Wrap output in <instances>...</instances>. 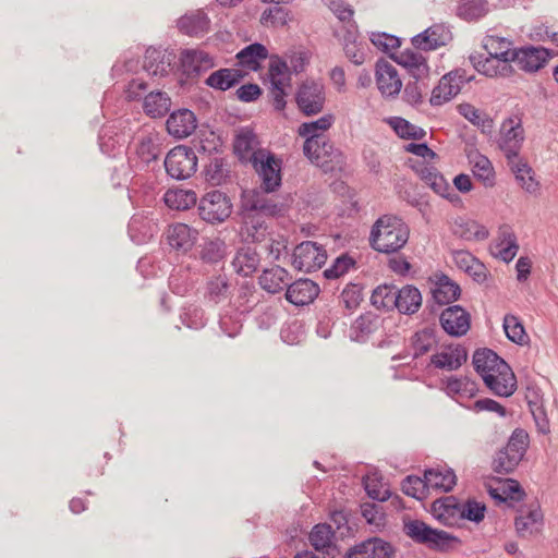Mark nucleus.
Returning a JSON list of instances; mask_svg holds the SVG:
<instances>
[{
    "instance_id": "44",
    "label": "nucleus",
    "mask_w": 558,
    "mask_h": 558,
    "mask_svg": "<svg viewBox=\"0 0 558 558\" xmlns=\"http://www.w3.org/2000/svg\"><path fill=\"white\" fill-rule=\"evenodd\" d=\"M459 113L472 124L476 125L482 133L492 134L494 131V120L485 112L476 109L470 104H461L458 106Z\"/></svg>"
},
{
    "instance_id": "25",
    "label": "nucleus",
    "mask_w": 558,
    "mask_h": 558,
    "mask_svg": "<svg viewBox=\"0 0 558 558\" xmlns=\"http://www.w3.org/2000/svg\"><path fill=\"white\" fill-rule=\"evenodd\" d=\"M498 368V371L494 369L489 374L484 375L483 380L487 388L496 396L510 397L517 389V378L514 373L508 365V373L510 374V378H508L506 371L501 369V367Z\"/></svg>"
},
{
    "instance_id": "26",
    "label": "nucleus",
    "mask_w": 558,
    "mask_h": 558,
    "mask_svg": "<svg viewBox=\"0 0 558 558\" xmlns=\"http://www.w3.org/2000/svg\"><path fill=\"white\" fill-rule=\"evenodd\" d=\"M468 359L466 350L460 345L445 347L440 352L434 354L430 359L436 368L456 371L462 366Z\"/></svg>"
},
{
    "instance_id": "63",
    "label": "nucleus",
    "mask_w": 558,
    "mask_h": 558,
    "mask_svg": "<svg viewBox=\"0 0 558 558\" xmlns=\"http://www.w3.org/2000/svg\"><path fill=\"white\" fill-rule=\"evenodd\" d=\"M485 511V505L476 500H468L463 504L460 502V521L466 519L478 523L484 519Z\"/></svg>"
},
{
    "instance_id": "10",
    "label": "nucleus",
    "mask_w": 558,
    "mask_h": 558,
    "mask_svg": "<svg viewBox=\"0 0 558 558\" xmlns=\"http://www.w3.org/2000/svg\"><path fill=\"white\" fill-rule=\"evenodd\" d=\"M243 209L257 211L262 217H279L286 213L283 203L275 202L258 191H245L242 195Z\"/></svg>"
},
{
    "instance_id": "33",
    "label": "nucleus",
    "mask_w": 558,
    "mask_h": 558,
    "mask_svg": "<svg viewBox=\"0 0 558 558\" xmlns=\"http://www.w3.org/2000/svg\"><path fill=\"white\" fill-rule=\"evenodd\" d=\"M444 391L452 399H471L477 392V385L468 376H450L442 380Z\"/></svg>"
},
{
    "instance_id": "49",
    "label": "nucleus",
    "mask_w": 558,
    "mask_h": 558,
    "mask_svg": "<svg viewBox=\"0 0 558 558\" xmlns=\"http://www.w3.org/2000/svg\"><path fill=\"white\" fill-rule=\"evenodd\" d=\"M379 326V318L366 313L357 317L351 326V338L355 341H364L369 335L375 332Z\"/></svg>"
},
{
    "instance_id": "45",
    "label": "nucleus",
    "mask_w": 558,
    "mask_h": 558,
    "mask_svg": "<svg viewBox=\"0 0 558 558\" xmlns=\"http://www.w3.org/2000/svg\"><path fill=\"white\" fill-rule=\"evenodd\" d=\"M161 153L160 138L156 133H149L141 137L136 147V154L138 158L145 165L157 160Z\"/></svg>"
},
{
    "instance_id": "34",
    "label": "nucleus",
    "mask_w": 558,
    "mask_h": 558,
    "mask_svg": "<svg viewBox=\"0 0 558 558\" xmlns=\"http://www.w3.org/2000/svg\"><path fill=\"white\" fill-rule=\"evenodd\" d=\"M434 301L439 305L450 304L460 295V287L448 276H436V280L430 289Z\"/></svg>"
},
{
    "instance_id": "1",
    "label": "nucleus",
    "mask_w": 558,
    "mask_h": 558,
    "mask_svg": "<svg viewBox=\"0 0 558 558\" xmlns=\"http://www.w3.org/2000/svg\"><path fill=\"white\" fill-rule=\"evenodd\" d=\"M409 227L395 216H383L373 226L371 243L380 253H395L409 240Z\"/></svg>"
},
{
    "instance_id": "24",
    "label": "nucleus",
    "mask_w": 558,
    "mask_h": 558,
    "mask_svg": "<svg viewBox=\"0 0 558 558\" xmlns=\"http://www.w3.org/2000/svg\"><path fill=\"white\" fill-rule=\"evenodd\" d=\"M319 287L311 279H299L289 286L286 299L293 305L303 306L312 303L319 294Z\"/></svg>"
},
{
    "instance_id": "5",
    "label": "nucleus",
    "mask_w": 558,
    "mask_h": 558,
    "mask_svg": "<svg viewBox=\"0 0 558 558\" xmlns=\"http://www.w3.org/2000/svg\"><path fill=\"white\" fill-rule=\"evenodd\" d=\"M524 141V129L519 116H511L504 120L499 130L498 147L505 154L507 160L520 157V150Z\"/></svg>"
},
{
    "instance_id": "16",
    "label": "nucleus",
    "mask_w": 558,
    "mask_h": 558,
    "mask_svg": "<svg viewBox=\"0 0 558 558\" xmlns=\"http://www.w3.org/2000/svg\"><path fill=\"white\" fill-rule=\"evenodd\" d=\"M519 537L530 538L537 534L543 526V512L538 505L522 507L514 520Z\"/></svg>"
},
{
    "instance_id": "3",
    "label": "nucleus",
    "mask_w": 558,
    "mask_h": 558,
    "mask_svg": "<svg viewBox=\"0 0 558 558\" xmlns=\"http://www.w3.org/2000/svg\"><path fill=\"white\" fill-rule=\"evenodd\" d=\"M163 163L169 177L186 180L197 170V156L193 148L179 145L167 154Z\"/></svg>"
},
{
    "instance_id": "47",
    "label": "nucleus",
    "mask_w": 558,
    "mask_h": 558,
    "mask_svg": "<svg viewBox=\"0 0 558 558\" xmlns=\"http://www.w3.org/2000/svg\"><path fill=\"white\" fill-rule=\"evenodd\" d=\"M267 54L268 51L266 47L262 44L255 43L238 52L236 59L240 65L248 70L256 71L259 65V61L266 59Z\"/></svg>"
},
{
    "instance_id": "60",
    "label": "nucleus",
    "mask_w": 558,
    "mask_h": 558,
    "mask_svg": "<svg viewBox=\"0 0 558 558\" xmlns=\"http://www.w3.org/2000/svg\"><path fill=\"white\" fill-rule=\"evenodd\" d=\"M226 254V243L220 240H210L204 243L201 251V258L210 264L220 262Z\"/></svg>"
},
{
    "instance_id": "40",
    "label": "nucleus",
    "mask_w": 558,
    "mask_h": 558,
    "mask_svg": "<svg viewBox=\"0 0 558 558\" xmlns=\"http://www.w3.org/2000/svg\"><path fill=\"white\" fill-rule=\"evenodd\" d=\"M511 171L514 173L521 187L527 193H535L538 190V182L533 177L532 168L520 157L514 160H508Z\"/></svg>"
},
{
    "instance_id": "30",
    "label": "nucleus",
    "mask_w": 558,
    "mask_h": 558,
    "mask_svg": "<svg viewBox=\"0 0 558 558\" xmlns=\"http://www.w3.org/2000/svg\"><path fill=\"white\" fill-rule=\"evenodd\" d=\"M292 277L284 268L275 266L265 269L258 278L260 288L268 293L276 294L288 288Z\"/></svg>"
},
{
    "instance_id": "56",
    "label": "nucleus",
    "mask_w": 558,
    "mask_h": 558,
    "mask_svg": "<svg viewBox=\"0 0 558 558\" xmlns=\"http://www.w3.org/2000/svg\"><path fill=\"white\" fill-rule=\"evenodd\" d=\"M229 282L226 276L219 275L207 283V296L214 303H220L229 296Z\"/></svg>"
},
{
    "instance_id": "4",
    "label": "nucleus",
    "mask_w": 558,
    "mask_h": 558,
    "mask_svg": "<svg viewBox=\"0 0 558 558\" xmlns=\"http://www.w3.org/2000/svg\"><path fill=\"white\" fill-rule=\"evenodd\" d=\"M248 163L257 173L264 192L270 193L281 185V159L277 158L270 150L258 151Z\"/></svg>"
},
{
    "instance_id": "59",
    "label": "nucleus",
    "mask_w": 558,
    "mask_h": 558,
    "mask_svg": "<svg viewBox=\"0 0 558 558\" xmlns=\"http://www.w3.org/2000/svg\"><path fill=\"white\" fill-rule=\"evenodd\" d=\"M343 50L345 57L355 65H361L365 62L366 52L363 45L356 43L355 37L348 33L344 36Z\"/></svg>"
},
{
    "instance_id": "38",
    "label": "nucleus",
    "mask_w": 558,
    "mask_h": 558,
    "mask_svg": "<svg viewBox=\"0 0 558 558\" xmlns=\"http://www.w3.org/2000/svg\"><path fill=\"white\" fill-rule=\"evenodd\" d=\"M243 78V74L236 69H220L213 72L205 81L206 85L217 90H228Z\"/></svg>"
},
{
    "instance_id": "35",
    "label": "nucleus",
    "mask_w": 558,
    "mask_h": 558,
    "mask_svg": "<svg viewBox=\"0 0 558 558\" xmlns=\"http://www.w3.org/2000/svg\"><path fill=\"white\" fill-rule=\"evenodd\" d=\"M397 308L401 314H414L418 311L422 305V294L414 286H405L401 289H397L395 299Z\"/></svg>"
},
{
    "instance_id": "62",
    "label": "nucleus",
    "mask_w": 558,
    "mask_h": 558,
    "mask_svg": "<svg viewBox=\"0 0 558 558\" xmlns=\"http://www.w3.org/2000/svg\"><path fill=\"white\" fill-rule=\"evenodd\" d=\"M529 434L522 428H517L512 432L505 448L522 460L529 447Z\"/></svg>"
},
{
    "instance_id": "37",
    "label": "nucleus",
    "mask_w": 558,
    "mask_h": 558,
    "mask_svg": "<svg viewBox=\"0 0 558 558\" xmlns=\"http://www.w3.org/2000/svg\"><path fill=\"white\" fill-rule=\"evenodd\" d=\"M488 493L493 499L499 502H518L525 497V493L520 483L513 478H507L500 482L497 487L489 486Z\"/></svg>"
},
{
    "instance_id": "11",
    "label": "nucleus",
    "mask_w": 558,
    "mask_h": 558,
    "mask_svg": "<svg viewBox=\"0 0 558 558\" xmlns=\"http://www.w3.org/2000/svg\"><path fill=\"white\" fill-rule=\"evenodd\" d=\"M469 59L474 69L487 77H509L514 72L511 60L480 53L471 54Z\"/></svg>"
},
{
    "instance_id": "43",
    "label": "nucleus",
    "mask_w": 558,
    "mask_h": 558,
    "mask_svg": "<svg viewBox=\"0 0 558 558\" xmlns=\"http://www.w3.org/2000/svg\"><path fill=\"white\" fill-rule=\"evenodd\" d=\"M166 205L175 210H187L197 202V195L193 190L174 189L165 193Z\"/></svg>"
},
{
    "instance_id": "41",
    "label": "nucleus",
    "mask_w": 558,
    "mask_h": 558,
    "mask_svg": "<svg viewBox=\"0 0 558 558\" xmlns=\"http://www.w3.org/2000/svg\"><path fill=\"white\" fill-rule=\"evenodd\" d=\"M258 265L259 256L256 251L251 247L240 248L232 260L235 272L244 277L255 272Z\"/></svg>"
},
{
    "instance_id": "28",
    "label": "nucleus",
    "mask_w": 558,
    "mask_h": 558,
    "mask_svg": "<svg viewBox=\"0 0 558 558\" xmlns=\"http://www.w3.org/2000/svg\"><path fill=\"white\" fill-rule=\"evenodd\" d=\"M196 129V118L189 109H181L170 114L167 120L169 134L177 138L190 136Z\"/></svg>"
},
{
    "instance_id": "12",
    "label": "nucleus",
    "mask_w": 558,
    "mask_h": 558,
    "mask_svg": "<svg viewBox=\"0 0 558 558\" xmlns=\"http://www.w3.org/2000/svg\"><path fill=\"white\" fill-rule=\"evenodd\" d=\"M452 40V34L445 24H434L422 33L412 37L411 43L415 49L429 51L446 46Z\"/></svg>"
},
{
    "instance_id": "14",
    "label": "nucleus",
    "mask_w": 558,
    "mask_h": 558,
    "mask_svg": "<svg viewBox=\"0 0 558 558\" xmlns=\"http://www.w3.org/2000/svg\"><path fill=\"white\" fill-rule=\"evenodd\" d=\"M442 329L452 337L464 336L471 326L470 314L460 305L445 308L439 317Z\"/></svg>"
},
{
    "instance_id": "53",
    "label": "nucleus",
    "mask_w": 558,
    "mask_h": 558,
    "mask_svg": "<svg viewBox=\"0 0 558 558\" xmlns=\"http://www.w3.org/2000/svg\"><path fill=\"white\" fill-rule=\"evenodd\" d=\"M413 357L426 354L436 343L435 332L430 328H424L414 333L411 340Z\"/></svg>"
},
{
    "instance_id": "20",
    "label": "nucleus",
    "mask_w": 558,
    "mask_h": 558,
    "mask_svg": "<svg viewBox=\"0 0 558 558\" xmlns=\"http://www.w3.org/2000/svg\"><path fill=\"white\" fill-rule=\"evenodd\" d=\"M417 172L425 184L428 185L436 194L453 204L460 202L459 195L436 168L423 165L417 169Z\"/></svg>"
},
{
    "instance_id": "32",
    "label": "nucleus",
    "mask_w": 558,
    "mask_h": 558,
    "mask_svg": "<svg viewBox=\"0 0 558 558\" xmlns=\"http://www.w3.org/2000/svg\"><path fill=\"white\" fill-rule=\"evenodd\" d=\"M473 365L482 378L494 369L498 371V367L506 371L508 377L510 375L508 364L490 349L476 350L473 354Z\"/></svg>"
},
{
    "instance_id": "17",
    "label": "nucleus",
    "mask_w": 558,
    "mask_h": 558,
    "mask_svg": "<svg viewBox=\"0 0 558 558\" xmlns=\"http://www.w3.org/2000/svg\"><path fill=\"white\" fill-rule=\"evenodd\" d=\"M311 150V153L304 155L325 172L332 171L342 163L340 150L335 148L327 137H324L317 145L313 146Z\"/></svg>"
},
{
    "instance_id": "21",
    "label": "nucleus",
    "mask_w": 558,
    "mask_h": 558,
    "mask_svg": "<svg viewBox=\"0 0 558 558\" xmlns=\"http://www.w3.org/2000/svg\"><path fill=\"white\" fill-rule=\"evenodd\" d=\"M549 58V53L545 48L523 47L515 49L511 57V64L525 72H536Z\"/></svg>"
},
{
    "instance_id": "2",
    "label": "nucleus",
    "mask_w": 558,
    "mask_h": 558,
    "mask_svg": "<svg viewBox=\"0 0 558 558\" xmlns=\"http://www.w3.org/2000/svg\"><path fill=\"white\" fill-rule=\"evenodd\" d=\"M403 532L413 542L434 550H448L458 542L457 537L452 534L433 529L425 522L416 519L404 521Z\"/></svg>"
},
{
    "instance_id": "57",
    "label": "nucleus",
    "mask_w": 558,
    "mask_h": 558,
    "mask_svg": "<svg viewBox=\"0 0 558 558\" xmlns=\"http://www.w3.org/2000/svg\"><path fill=\"white\" fill-rule=\"evenodd\" d=\"M428 489L425 477L409 475L402 481V492L418 500L426 497Z\"/></svg>"
},
{
    "instance_id": "23",
    "label": "nucleus",
    "mask_w": 558,
    "mask_h": 558,
    "mask_svg": "<svg viewBox=\"0 0 558 558\" xmlns=\"http://www.w3.org/2000/svg\"><path fill=\"white\" fill-rule=\"evenodd\" d=\"M183 73L187 76H196L214 68V58L206 51L198 49H185L180 57Z\"/></svg>"
},
{
    "instance_id": "13",
    "label": "nucleus",
    "mask_w": 558,
    "mask_h": 558,
    "mask_svg": "<svg viewBox=\"0 0 558 558\" xmlns=\"http://www.w3.org/2000/svg\"><path fill=\"white\" fill-rule=\"evenodd\" d=\"M376 85L383 97L393 98L402 88V81L397 69L388 61L379 60L376 63Z\"/></svg>"
},
{
    "instance_id": "9",
    "label": "nucleus",
    "mask_w": 558,
    "mask_h": 558,
    "mask_svg": "<svg viewBox=\"0 0 558 558\" xmlns=\"http://www.w3.org/2000/svg\"><path fill=\"white\" fill-rule=\"evenodd\" d=\"M469 81L463 70H454L445 74L433 88L429 102L432 106H441L454 98L462 86Z\"/></svg>"
},
{
    "instance_id": "36",
    "label": "nucleus",
    "mask_w": 558,
    "mask_h": 558,
    "mask_svg": "<svg viewBox=\"0 0 558 558\" xmlns=\"http://www.w3.org/2000/svg\"><path fill=\"white\" fill-rule=\"evenodd\" d=\"M210 20L201 10L187 13L178 20L179 29L189 36H198L208 32Z\"/></svg>"
},
{
    "instance_id": "15",
    "label": "nucleus",
    "mask_w": 558,
    "mask_h": 558,
    "mask_svg": "<svg viewBox=\"0 0 558 558\" xmlns=\"http://www.w3.org/2000/svg\"><path fill=\"white\" fill-rule=\"evenodd\" d=\"M335 532L331 526L326 523L316 524L310 533V542L314 549L322 557L312 553L316 558H337L339 550L335 544Z\"/></svg>"
},
{
    "instance_id": "51",
    "label": "nucleus",
    "mask_w": 558,
    "mask_h": 558,
    "mask_svg": "<svg viewBox=\"0 0 558 558\" xmlns=\"http://www.w3.org/2000/svg\"><path fill=\"white\" fill-rule=\"evenodd\" d=\"M483 47L487 51V54L506 60H511L512 53L515 50L512 47L511 40L494 35H488L484 38Z\"/></svg>"
},
{
    "instance_id": "48",
    "label": "nucleus",
    "mask_w": 558,
    "mask_h": 558,
    "mask_svg": "<svg viewBox=\"0 0 558 558\" xmlns=\"http://www.w3.org/2000/svg\"><path fill=\"white\" fill-rule=\"evenodd\" d=\"M488 11L487 0H460L457 7V15L468 22L484 17Z\"/></svg>"
},
{
    "instance_id": "39",
    "label": "nucleus",
    "mask_w": 558,
    "mask_h": 558,
    "mask_svg": "<svg viewBox=\"0 0 558 558\" xmlns=\"http://www.w3.org/2000/svg\"><path fill=\"white\" fill-rule=\"evenodd\" d=\"M428 488L449 492L456 485V474L450 469L432 468L424 472Z\"/></svg>"
},
{
    "instance_id": "64",
    "label": "nucleus",
    "mask_w": 558,
    "mask_h": 558,
    "mask_svg": "<svg viewBox=\"0 0 558 558\" xmlns=\"http://www.w3.org/2000/svg\"><path fill=\"white\" fill-rule=\"evenodd\" d=\"M362 299V288L356 283L347 284L340 295L341 304L349 311L356 310Z\"/></svg>"
},
{
    "instance_id": "22",
    "label": "nucleus",
    "mask_w": 558,
    "mask_h": 558,
    "mask_svg": "<svg viewBox=\"0 0 558 558\" xmlns=\"http://www.w3.org/2000/svg\"><path fill=\"white\" fill-rule=\"evenodd\" d=\"M240 234L245 242H262L269 234L268 225L257 211L243 209V225Z\"/></svg>"
},
{
    "instance_id": "50",
    "label": "nucleus",
    "mask_w": 558,
    "mask_h": 558,
    "mask_svg": "<svg viewBox=\"0 0 558 558\" xmlns=\"http://www.w3.org/2000/svg\"><path fill=\"white\" fill-rule=\"evenodd\" d=\"M170 62L166 60L163 51L156 48H148L144 57V69L153 76L167 74Z\"/></svg>"
},
{
    "instance_id": "42",
    "label": "nucleus",
    "mask_w": 558,
    "mask_h": 558,
    "mask_svg": "<svg viewBox=\"0 0 558 558\" xmlns=\"http://www.w3.org/2000/svg\"><path fill=\"white\" fill-rule=\"evenodd\" d=\"M469 160L472 165V172L474 177L482 181L485 186H493L495 173L490 160L477 151L471 153L469 155Z\"/></svg>"
},
{
    "instance_id": "31",
    "label": "nucleus",
    "mask_w": 558,
    "mask_h": 558,
    "mask_svg": "<svg viewBox=\"0 0 558 558\" xmlns=\"http://www.w3.org/2000/svg\"><path fill=\"white\" fill-rule=\"evenodd\" d=\"M392 554L391 546L379 539L369 538L351 549L348 558H390Z\"/></svg>"
},
{
    "instance_id": "58",
    "label": "nucleus",
    "mask_w": 558,
    "mask_h": 558,
    "mask_svg": "<svg viewBox=\"0 0 558 558\" xmlns=\"http://www.w3.org/2000/svg\"><path fill=\"white\" fill-rule=\"evenodd\" d=\"M521 459L512 454L506 448L499 450L493 461L494 471L497 473H511L519 465Z\"/></svg>"
},
{
    "instance_id": "55",
    "label": "nucleus",
    "mask_w": 558,
    "mask_h": 558,
    "mask_svg": "<svg viewBox=\"0 0 558 558\" xmlns=\"http://www.w3.org/2000/svg\"><path fill=\"white\" fill-rule=\"evenodd\" d=\"M504 330L506 332L507 338L517 343L524 344L527 342V335L525 329L519 318L514 315L508 314L504 318Z\"/></svg>"
},
{
    "instance_id": "54",
    "label": "nucleus",
    "mask_w": 558,
    "mask_h": 558,
    "mask_svg": "<svg viewBox=\"0 0 558 558\" xmlns=\"http://www.w3.org/2000/svg\"><path fill=\"white\" fill-rule=\"evenodd\" d=\"M397 288L390 284L378 286L372 293L371 302L377 308H395Z\"/></svg>"
},
{
    "instance_id": "27",
    "label": "nucleus",
    "mask_w": 558,
    "mask_h": 558,
    "mask_svg": "<svg viewBox=\"0 0 558 558\" xmlns=\"http://www.w3.org/2000/svg\"><path fill=\"white\" fill-rule=\"evenodd\" d=\"M432 513L445 525H457L460 522V502L453 496L437 499L432 505Z\"/></svg>"
},
{
    "instance_id": "8",
    "label": "nucleus",
    "mask_w": 558,
    "mask_h": 558,
    "mask_svg": "<svg viewBox=\"0 0 558 558\" xmlns=\"http://www.w3.org/2000/svg\"><path fill=\"white\" fill-rule=\"evenodd\" d=\"M295 100L299 109L305 116L319 113L326 101L324 85L315 81H305L300 85Z\"/></svg>"
},
{
    "instance_id": "52",
    "label": "nucleus",
    "mask_w": 558,
    "mask_h": 558,
    "mask_svg": "<svg viewBox=\"0 0 558 558\" xmlns=\"http://www.w3.org/2000/svg\"><path fill=\"white\" fill-rule=\"evenodd\" d=\"M291 20L290 11L280 7V4H276L262 13L259 22L264 26L283 27L288 25Z\"/></svg>"
},
{
    "instance_id": "18",
    "label": "nucleus",
    "mask_w": 558,
    "mask_h": 558,
    "mask_svg": "<svg viewBox=\"0 0 558 558\" xmlns=\"http://www.w3.org/2000/svg\"><path fill=\"white\" fill-rule=\"evenodd\" d=\"M335 118L332 114H325L311 122H304L299 126L298 133L305 138L303 153L308 154L312 147L317 145L325 136V132L331 128Z\"/></svg>"
},
{
    "instance_id": "29",
    "label": "nucleus",
    "mask_w": 558,
    "mask_h": 558,
    "mask_svg": "<svg viewBox=\"0 0 558 558\" xmlns=\"http://www.w3.org/2000/svg\"><path fill=\"white\" fill-rule=\"evenodd\" d=\"M198 236L197 230L191 228L186 223H174L167 231V240L169 245L177 251H190Z\"/></svg>"
},
{
    "instance_id": "19",
    "label": "nucleus",
    "mask_w": 558,
    "mask_h": 558,
    "mask_svg": "<svg viewBox=\"0 0 558 558\" xmlns=\"http://www.w3.org/2000/svg\"><path fill=\"white\" fill-rule=\"evenodd\" d=\"M233 149L239 159L247 163L257 156L258 151L267 150L260 147L256 133L247 126L236 131L233 141Z\"/></svg>"
},
{
    "instance_id": "6",
    "label": "nucleus",
    "mask_w": 558,
    "mask_h": 558,
    "mask_svg": "<svg viewBox=\"0 0 558 558\" xmlns=\"http://www.w3.org/2000/svg\"><path fill=\"white\" fill-rule=\"evenodd\" d=\"M232 204L229 197L220 191L206 193L199 201V217L209 223H220L230 217Z\"/></svg>"
},
{
    "instance_id": "61",
    "label": "nucleus",
    "mask_w": 558,
    "mask_h": 558,
    "mask_svg": "<svg viewBox=\"0 0 558 558\" xmlns=\"http://www.w3.org/2000/svg\"><path fill=\"white\" fill-rule=\"evenodd\" d=\"M269 80L271 85H290V72L286 61L276 58L269 64Z\"/></svg>"
},
{
    "instance_id": "7",
    "label": "nucleus",
    "mask_w": 558,
    "mask_h": 558,
    "mask_svg": "<svg viewBox=\"0 0 558 558\" xmlns=\"http://www.w3.org/2000/svg\"><path fill=\"white\" fill-rule=\"evenodd\" d=\"M327 259L326 250L313 241H305L295 246L292 265L300 271L311 272L319 269Z\"/></svg>"
},
{
    "instance_id": "46",
    "label": "nucleus",
    "mask_w": 558,
    "mask_h": 558,
    "mask_svg": "<svg viewBox=\"0 0 558 558\" xmlns=\"http://www.w3.org/2000/svg\"><path fill=\"white\" fill-rule=\"evenodd\" d=\"M171 100L166 93L151 92L144 98L143 108L151 118L163 117L170 109Z\"/></svg>"
}]
</instances>
